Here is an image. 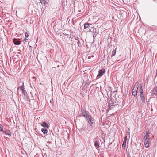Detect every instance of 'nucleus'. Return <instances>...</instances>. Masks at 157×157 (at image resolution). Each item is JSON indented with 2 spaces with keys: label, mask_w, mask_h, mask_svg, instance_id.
<instances>
[{
  "label": "nucleus",
  "mask_w": 157,
  "mask_h": 157,
  "mask_svg": "<svg viewBox=\"0 0 157 157\" xmlns=\"http://www.w3.org/2000/svg\"><path fill=\"white\" fill-rule=\"evenodd\" d=\"M81 109L82 113L83 116H84L87 112L83 108L81 107Z\"/></svg>",
  "instance_id": "a211bd4d"
},
{
  "label": "nucleus",
  "mask_w": 157,
  "mask_h": 157,
  "mask_svg": "<svg viewBox=\"0 0 157 157\" xmlns=\"http://www.w3.org/2000/svg\"><path fill=\"white\" fill-rule=\"evenodd\" d=\"M41 125L45 128L48 129L49 126L48 124L45 122H44L41 124Z\"/></svg>",
  "instance_id": "1a4fd4ad"
},
{
  "label": "nucleus",
  "mask_w": 157,
  "mask_h": 157,
  "mask_svg": "<svg viewBox=\"0 0 157 157\" xmlns=\"http://www.w3.org/2000/svg\"><path fill=\"white\" fill-rule=\"evenodd\" d=\"M89 32H94V29L92 28L91 29H90L89 30Z\"/></svg>",
  "instance_id": "b1692460"
},
{
  "label": "nucleus",
  "mask_w": 157,
  "mask_h": 157,
  "mask_svg": "<svg viewBox=\"0 0 157 157\" xmlns=\"http://www.w3.org/2000/svg\"><path fill=\"white\" fill-rule=\"evenodd\" d=\"M25 36L26 37H28L29 36L28 33L27 32H26L25 33Z\"/></svg>",
  "instance_id": "a878e982"
},
{
  "label": "nucleus",
  "mask_w": 157,
  "mask_h": 157,
  "mask_svg": "<svg viewBox=\"0 0 157 157\" xmlns=\"http://www.w3.org/2000/svg\"><path fill=\"white\" fill-rule=\"evenodd\" d=\"M116 101L114 99H111L108 102V109L109 110H111L115 105Z\"/></svg>",
  "instance_id": "f03ea898"
},
{
  "label": "nucleus",
  "mask_w": 157,
  "mask_h": 157,
  "mask_svg": "<svg viewBox=\"0 0 157 157\" xmlns=\"http://www.w3.org/2000/svg\"><path fill=\"white\" fill-rule=\"evenodd\" d=\"M0 131L2 132H4V131L3 130V126L1 124H0Z\"/></svg>",
  "instance_id": "aec40b11"
},
{
  "label": "nucleus",
  "mask_w": 157,
  "mask_h": 157,
  "mask_svg": "<svg viewBox=\"0 0 157 157\" xmlns=\"http://www.w3.org/2000/svg\"><path fill=\"white\" fill-rule=\"evenodd\" d=\"M115 54H116V51L114 50L112 51V55H111L112 57L114 56L115 55Z\"/></svg>",
  "instance_id": "5701e85b"
},
{
  "label": "nucleus",
  "mask_w": 157,
  "mask_h": 157,
  "mask_svg": "<svg viewBox=\"0 0 157 157\" xmlns=\"http://www.w3.org/2000/svg\"><path fill=\"white\" fill-rule=\"evenodd\" d=\"M34 104H37V102L36 101H35V102H34Z\"/></svg>",
  "instance_id": "c85d7f7f"
},
{
  "label": "nucleus",
  "mask_w": 157,
  "mask_h": 157,
  "mask_svg": "<svg viewBox=\"0 0 157 157\" xmlns=\"http://www.w3.org/2000/svg\"><path fill=\"white\" fill-rule=\"evenodd\" d=\"M23 85L21 86L20 87H19L17 88L18 90H19L20 89L21 91H24V84L23 83H22Z\"/></svg>",
  "instance_id": "6ab92c4d"
},
{
  "label": "nucleus",
  "mask_w": 157,
  "mask_h": 157,
  "mask_svg": "<svg viewBox=\"0 0 157 157\" xmlns=\"http://www.w3.org/2000/svg\"><path fill=\"white\" fill-rule=\"evenodd\" d=\"M13 42L14 44L16 45H18L21 44V42L19 41L18 40L16 39H14L13 40Z\"/></svg>",
  "instance_id": "9b49d317"
},
{
  "label": "nucleus",
  "mask_w": 157,
  "mask_h": 157,
  "mask_svg": "<svg viewBox=\"0 0 157 157\" xmlns=\"http://www.w3.org/2000/svg\"><path fill=\"white\" fill-rule=\"evenodd\" d=\"M41 3H43L45 6L47 5L48 2V0H40Z\"/></svg>",
  "instance_id": "ddd939ff"
},
{
  "label": "nucleus",
  "mask_w": 157,
  "mask_h": 157,
  "mask_svg": "<svg viewBox=\"0 0 157 157\" xmlns=\"http://www.w3.org/2000/svg\"><path fill=\"white\" fill-rule=\"evenodd\" d=\"M127 138V136H125L124 137L123 143L122 145V148L124 149L125 148Z\"/></svg>",
  "instance_id": "6e6552de"
},
{
  "label": "nucleus",
  "mask_w": 157,
  "mask_h": 157,
  "mask_svg": "<svg viewBox=\"0 0 157 157\" xmlns=\"http://www.w3.org/2000/svg\"><path fill=\"white\" fill-rule=\"evenodd\" d=\"M95 127V124H89L87 126V130L89 131L92 130L93 128Z\"/></svg>",
  "instance_id": "0eeeda50"
},
{
  "label": "nucleus",
  "mask_w": 157,
  "mask_h": 157,
  "mask_svg": "<svg viewBox=\"0 0 157 157\" xmlns=\"http://www.w3.org/2000/svg\"><path fill=\"white\" fill-rule=\"evenodd\" d=\"M81 131L85 135L87 134L89 132L87 128H85L82 129L81 130Z\"/></svg>",
  "instance_id": "9d476101"
},
{
  "label": "nucleus",
  "mask_w": 157,
  "mask_h": 157,
  "mask_svg": "<svg viewBox=\"0 0 157 157\" xmlns=\"http://www.w3.org/2000/svg\"><path fill=\"white\" fill-rule=\"evenodd\" d=\"M149 136V132H147L146 135L144 137V139H146V138H148V137Z\"/></svg>",
  "instance_id": "4be33fe9"
},
{
  "label": "nucleus",
  "mask_w": 157,
  "mask_h": 157,
  "mask_svg": "<svg viewBox=\"0 0 157 157\" xmlns=\"http://www.w3.org/2000/svg\"><path fill=\"white\" fill-rule=\"evenodd\" d=\"M90 115L88 114V113H86L83 116L86 119L88 117V116H89Z\"/></svg>",
  "instance_id": "412c9836"
},
{
  "label": "nucleus",
  "mask_w": 157,
  "mask_h": 157,
  "mask_svg": "<svg viewBox=\"0 0 157 157\" xmlns=\"http://www.w3.org/2000/svg\"><path fill=\"white\" fill-rule=\"evenodd\" d=\"M105 70L104 69H102L98 71V73L97 76L96 78L98 79L102 76L103 74L105 73Z\"/></svg>",
  "instance_id": "39448f33"
},
{
  "label": "nucleus",
  "mask_w": 157,
  "mask_h": 157,
  "mask_svg": "<svg viewBox=\"0 0 157 157\" xmlns=\"http://www.w3.org/2000/svg\"><path fill=\"white\" fill-rule=\"evenodd\" d=\"M94 146H95V148L97 149H98V148H99V147H100L99 144V143H98L97 141H94Z\"/></svg>",
  "instance_id": "f8f14e48"
},
{
  "label": "nucleus",
  "mask_w": 157,
  "mask_h": 157,
  "mask_svg": "<svg viewBox=\"0 0 157 157\" xmlns=\"http://www.w3.org/2000/svg\"><path fill=\"white\" fill-rule=\"evenodd\" d=\"M140 99L141 101L144 104H145L147 101V98L146 97L143 92V90L142 88V84H141L140 90Z\"/></svg>",
  "instance_id": "f257e3e1"
},
{
  "label": "nucleus",
  "mask_w": 157,
  "mask_h": 157,
  "mask_svg": "<svg viewBox=\"0 0 157 157\" xmlns=\"http://www.w3.org/2000/svg\"><path fill=\"white\" fill-rule=\"evenodd\" d=\"M4 132L6 134L8 135L9 136L11 135V132L10 131L8 130H6Z\"/></svg>",
  "instance_id": "dca6fc26"
},
{
  "label": "nucleus",
  "mask_w": 157,
  "mask_h": 157,
  "mask_svg": "<svg viewBox=\"0 0 157 157\" xmlns=\"http://www.w3.org/2000/svg\"><path fill=\"white\" fill-rule=\"evenodd\" d=\"M145 147L147 148L149 147V144L150 143V140L149 138H146L144 140Z\"/></svg>",
  "instance_id": "423d86ee"
},
{
  "label": "nucleus",
  "mask_w": 157,
  "mask_h": 157,
  "mask_svg": "<svg viewBox=\"0 0 157 157\" xmlns=\"http://www.w3.org/2000/svg\"><path fill=\"white\" fill-rule=\"evenodd\" d=\"M138 84V82H136L135 84V86L132 90V95L134 97L136 96L137 95V91H138V87H137V86Z\"/></svg>",
  "instance_id": "7ed1b4c3"
},
{
  "label": "nucleus",
  "mask_w": 157,
  "mask_h": 157,
  "mask_svg": "<svg viewBox=\"0 0 157 157\" xmlns=\"http://www.w3.org/2000/svg\"><path fill=\"white\" fill-rule=\"evenodd\" d=\"M86 120L89 124H95V121L91 115L88 116L86 118Z\"/></svg>",
  "instance_id": "20e7f679"
},
{
  "label": "nucleus",
  "mask_w": 157,
  "mask_h": 157,
  "mask_svg": "<svg viewBox=\"0 0 157 157\" xmlns=\"http://www.w3.org/2000/svg\"><path fill=\"white\" fill-rule=\"evenodd\" d=\"M47 128H42L41 129V131L44 134H46L48 132V130Z\"/></svg>",
  "instance_id": "f3484780"
},
{
  "label": "nucleus",
  "mask_w": 157,
  "mask_h": 157,
  "mask_svg": "<svg viewBox=\"0 0 157 157\" xmlns=\"http://www.w3.org/2000/svg\"><path fill=\"white\" fill-rule=\"evenodd\" d=\"M22 94H24V95H25L26 94V92H25L24 90V91H22Z\"/></svg>",
  "instance_id": "bb28decb"
},
{
  "label": "nucleus",
  "mask_w": 157,
  "mask_h": 157,
  "mask_svg": "<svg viewBox=\"0 0 157 157\" xmlns=\"http://www.w3.org/2000/svg\"><path fill=\"white\" fill-rule=\"evenodd\" d=\"M94 56L93 55L91 56H89L88 59H90V58H91V57H93Z\"/></svg>",
  "instance_id": "cd10ccee"
},
{
  "label": "nucleus",
  "mask_w": 157,
  "mask_h": 157,
  "mask_svg": "<svg viewBox=\"0 0 157 157\" xmlns=\"http://www.w3.org/2000/svg\"><path fill=\"white\" fill-rule=\"evenodd\" d=\"M28 41V39L26 38H25V39L23 40V41L25 43V42H27Z\"/></svg>",
  "instance_id": "393cba45"
},
{
  "label": "nucleus",
  "mask_w": 157,
  "mask_h": 157,
  "mask_svg": "<svg viewBox=\"0 0 157 157\" xmlns=\"http://www.w3.org/2000/svg\"><path fill=\"white\" fill-rule=\"evenodd\" d=\"M152 92L153 94L156 95L157 94V88H154L152 90Z\"/></svg>",
  "instance_id": "4468645a"
},
{
  "label": "nucleus",
  "mask_w": 157,
  "mask_h": 157,
  "mask_svg": "<svg viewBox=\"0 0 157 157\" xmlns=\"http://www.w3.org/2000/svg\"><path fill=\"white\" fill-rule=\"evenodd\" d=\"M91 25L90 24L86 23L84 25V28L86 29L88 28L89 26H90Z\"/></svg>",
  "instance_id": "2eb2a0df"
}]
</instances>
